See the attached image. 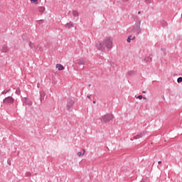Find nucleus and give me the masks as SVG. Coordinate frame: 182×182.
Listing matches in <instances>:
<instances>
[{
  "instance_id": "b1692460",
  "label": "nucleus",
  "mask_w": 182,
  "mask_h": 182,
  "mask_svg": "<svg viewBox=\"0 0 182 182\" xmlns=\"http://www.w3.org/2000/svg\"><path fill=\"white\" fill-rule=\"evenodd\" d=\"M181 82H182V77H178L177 82L178 83H181Z\"/></svg>"
},
{
  "instance_id": "6e6552de",
  "label": "nucleus",
  "mask_w": 182,
  "mask_h": 182,
  "mask_svg": "<svg viewBox=\"0 0 182 182\" xmlns=\"http://www.w3.org/2000/svg\"><path fill=\"white\" fill-rule=\"evenodd\" d=\"M145 134H146V133L141 132L139 134H137L136 136H134V139L135 140H137V139H141V137H143V136H144Z\"/></svg>"
},
{
  "instance_id": "c85d7f7f",
  "label": "nucleus",
  "mask_w": 182,
  "mask_h": 182,
  "mask_svg": "<svg viewBox=\"0 0 182 182\" xmlns=\"http://www.w3.org/2000/svg\"><path fill=\"white\" fill-rule=\"evenodd\" d=\"M40 86H41V84H40L39 82H38V83H37V87H38V89H39Z\"/></svg>"
},
{
  "instance_id": "20e7f679",
  "label": "nucleus",
  "mask_w": 182,
  "mask_h": 182,
  "mask_svg": "<svg viewBox=\"0 0 182 182\" xmlns=\"http://www.w3.org/2000/svg\"><path fill=\"white\" fill-rule=\"evenodd\" d=\"M95 46L98 50H101L102 52H105V50L106 49L105 41H98L96 43Z\"/></svg>"
},
{
  "instance_id": "5701e85b",
  "label": "nucleus",
  "mask_w": 182,
  "mask_h": 182,
  "mask_svg": "<svg viewBox=\"0 0 182 182\" xmlns=\"http://www.w3.org/2000/svg\"><path fill=\"white\" fill-rule=\"evenodd\" d=\"M86 152V151H85V149H83V153L82 154V152L79 151L77 152V156H79V157H80V156H82V154H85V153Z\"/></svg>"
},
{
  "instance_id": "f3484780",
  "label": "nucleus",
  "mask_w": 182,
  "mask_h": 182,
  "mask_svg": "<svg viewBox=\"0 0 182 182\" xmlns=\"http://www.w3.org/2000/svg\"><path fill=\"white\" fill-rule=\"evenodd\" d=\"M35 50L42 51V46H41V45L37 46L36 47V50Z\"/></svg>"
},
{
  "instance_id": "a211bd4d",
  "label": "nucleus",
  "mask_w": 182,
  "mask_h": 182,
  "mask_svg": "<svg viewBox=\"0 0 182 182\" xmlns=\"http://www.w3.org/2000/svg\"><path fill=\"white\" fill-rule=\"evenodd\" d=\"M86 61L85 60H81L78 63H77V65H85V63Z\"/></svg>"
},
{
  "instance_id": "9d476101",
  "label": "nucleus",
  "mask_w": 182,
  "mask_h": 182,
  "mask_svg": "<svg viewBox=\"0 0 182 182\" xmlns=\"http://www.w3.org/2000/svg\"><path fill=\"white\" fill-rule=\"evenodd\" d=\"M46 95V94L45 93V92H40V100H41V102H43V100H45V96Z\"/></svg>"
},
{
  "instance_id": "72a5a7b5",
  "label": "nucleus",
  "mask_w": 182,
  "mask_h": 182,
  "mask_svg": "<svg viewBox=\"0 0 182 182\" xmlns=\"http://www.w3.org/2000/svg\"><path fill=\"white\" fill-rule=\"evenodd\" d=\"M140 14H141V11H139V12H138V14L140 15Z\"/></svg>"
},
{
  "instance_id": "ddd939ff",
  "label": "nucleus",
  "mask_w": 182,
  "mask_h": 182,
  "mask_svg": "<svg viewBox=\"0 0 182 182\" xmlns=\"http://www.w3.org/2000/svg\"><path fill=\"white\" fill-rule=\"evenodd\" d=\"M65 27L68 28H73V23L72 22L67 23L65 24Z\"/></svg>"
},
{
  "instance_id": "7c9ffc66",
  "label": "nucleus",
  "mask_w": 182,
  "mask_h": 182,
  "mask_svg": "<svg viewBox=\"0 0 182 182\" xmlns=\"http://www.w3.org/2000/svg\"><path fill=\"white\" fill-rule=\"evenodd\" d=\"M90 97H91V95H87V97L88 99H90Z\"/></svg>"
},
{
  "instance_id": "473e14b6",
  "label": "nucleus",
  "mask_w": 182,
  "mask_h": 182,
  "mask_svg": "<svg viewBox=\"0 0 182 182\" xmlns=\"http://www.w3.org/2000/svg\"><path fill=\"white\" fill-rule=\"evenodd\" d=\"M94 105H95L96 104V101H93V102H92Z\"/></svg>"
},
{
  "instance_id": "0eeeda50",
  "label": "nucleus",
  "mask_w": 182,
  "mask_h": 182,
  "mask_svg": "<svg viewBox=\"0 0 182 182\" xmlns=\"http://www.w3.org/2000/svg\"><path fill=\"white\" fill-rule=\"evenodd\" d=\"M152 59H153V55H149V56L148 58H145L143 60V62H144L145 63H147L149 62H151Z\"/></svg>"
},
{
  "instance_id": "2f4dec72",
  "label": "nucleus",
  "mask_w": 182,
  "mask_h": 182,
  "mask_svg": "<svg viewBox=\"0 0 182 182\" xmlns=\"http://www.w3.org/2000/svg\"><path fill=\"white\" fill-rule=\"evenodd\" d=\"M158 164H161V161H158Z\"/></svg>"
},
{
  "instance_id": "f8f14e48",
  "label": "nucleus",
  "mask_w": 182,
  "mask_h": 182,
  "mask_svg": "<svg viewBox=\"0 0 182 182\" xmlns=\"http://www.w3.org/2000/svg\"><path fill=\"white\" fill-rule=\"evenodd\" d=\"M73 16H74V18H78L79 16V12H77V11H73Z\"/></svg>"
},
{
  "instance_id": "4c0bfd02",
  "label": "nucleus",
  "mask_w": 182,
  "mask_h": 182,
  "mask_svg": "<svg viewBox=\"0 0 182 182\" xmlns=\"http://www.w3.org/2000/svg\"><path fill=\"white\" fill-rule=\"evenodd\" d=\"M125 1H128V0H125Z\"/></svg>"
},
{
  "instance_id": "f03ea898",
  "label": "nucleus",
  "mask_w": 182,
  "mask_h": 182,
  "mask_svg": "<svg viewBox=\"0 0 182 182\" xmlns=\"http://www.w3.org/2000/svg\"><path fill=\"white\" fill-rule=\"evenodd\" d=\"M113 117H114L113 114H106L105 115L102 116L100 118V120H101L102 123H109L111 120H113Z\"/></svg>"
},
{
  "instance_id": "f257e3e1",
  "label": "nucleus",
  "mask_w": 182,
  "mask_h": 182,
  "mask_svg": "<svg viewBox=\"0 0 182 182\" xmlns=\"http://www.w3.org/2000/svg\"><path fill=\"white\" fill-rule=\"evenodd\" d=\"M141 21L136 20L134 26L130 27L127 29L128 33H131V35H136L139 36V35L141 34Z\"/></svg>"
},
{
  "instance_id": "cd10ccee",
  "label": "nucleus",
  "mask_w": 182,
  "mask_h": 182,
  "mask_svg": "<svg viewBox=\"0 0 182 182\" xmlns=\"http://www.w3.org/2000/svg\"><path fill=\"white\" fill-rule=\"evenodd\" d=\"M134 39H136V36L131 37V41H134Z\"/></svg>"
},
{
  "instance_id": "4be33fe9",
  "label": "nucleus",
  "mask_w": 182,
  "mask_h": 182,
  "mask_svg": "<svg viewBox=\"0 0 182 182\" xmlns=\"http://www.w3.org/2000/svg\"><path fill=\"white\" fill-rule=\"evenodd\" d=\"M127 42H128V43H130V42H132V36H128Z\"/></svg>"
},
{
  "instance_id": "412c9836",
  "label": "nucleus",
  "mask_w": 182,
  "mask_h": 182,
  "mask_svg": "<svg viewBox=\"0 0 182 182\" xmlns=\"http://www.w3.org/2000/svg\"><path fill=\"white\" fill-rule=\"evenodd\" d=\"M16 95H18V96H19L21 95V90L17 88L16 90Z\"/></svg>"
},
{
  "instance_id": "423d86ee",
  "label": "nucleus",
  "mask_w": 182,
  "mask_h": 182,
  "mask_svg": "<svg viewBox=\"0 0 182 182\" xmlns=\"http://www.w3.org/2000/svg\"><path fill=\"white\" fill-rule=\"evenodd\" d=\"M73 105H75V100H73L70 98L68 99V102H67V110H70V109H72V106H73Z\"/></svg>"
},
{
  "instance_id": "c9c22d12",
  "label": "nucleus",
  "mask_w": 182,
  "mask_h": 182,
  "mask_svg": "<svg viewBox=\"0 0 182 182\" xmlns=\"http://www.w3.org/2000/svg\"><path fill=\"white\" fill-rule=\"evenodd\" d=\"M90 86H91V85H89V87H90Z\"/></svg>"
},
{
  "instance_id": "dca6fc26",
  "label": "nucleus",
  "mask_w": 182,
  "mask_h": 182,
  "mask_svg": "<svg viewBox=\"0 0 182 182\" xmlns=\"http://www.w3.org/2000/svg\"><path fill=\"white\" fill-rule=\"evenodd\" d=\"M127 75H129V76H134V75H136V71H129Z\"/></svg>"
},
{
  "instance_id": "9b49d317",
  "label": "nucleus",
  "mask_w": 182,
  "mask_h": 182,
  "mask_svg": "<svg viewBox=\"0 0 182 182\" xmlns=\"http://www.w3.org/2000/svg\"><path fill=\"white\" fill-rule=\"evenodd\" d=\"M56 68L58 69V70H63V69H65V67H63V65L61 64H57Z\"/></svg>"
},
{
  "instance_id": "f704fd0d",
  "label": "nucleus",
  "mask_w": 182,
  "mask_h": 182,
  "mask_svg": "<svg viewBox=\"0 0 182 182\" xmlns=\"http://www.w3.org/2000/svg\"><path fill=\"white\" fill-rule=\"evenodd\" d=\"M142 93H146V91H142Z\"/></svg>"
},
{
  "instance_id": "a878e982",
  "label": "nucleus",
  "mask_w": 182,
  "mask_h": 182,
  "mask_svg": "<svg viewBox=\"0 0 182 182\" xmlns=\"http://www.w3.org/2000/svg\"><path fill=\"white\" fill-rule=\"evenodd\" d=\"M136 99H146V97H143V95H139L138 97H136Z\"/></svg>"
},
{
  "instance_id": "6ab92c4d",
  "label": "nucleus",
  "mask_w": 182,
  "mask_h": 182,
  "mask_svg": "<svg viewBox=\"0 0 182 182\" xmlns=\"http://www.w3.org/2000/svg\"><path fill=\"white\" fill-rule=\"evenodd\" d=\"M144 2L146 4V5H150V4L153 2V0H145Z\"/></svg>"
},
{
  "instance_id": "7ed1b4c3",
  "label": "nucleus",
  "mask_w": 182,
  "mask_h": 182,
  "mask_svg": "<svg viewBox=\"0 0 182 182\" xmlns=\"http://www.w3.org/2000/svg\"><path fill=\"white\" fill-rule=\"evenodd\" d=\"M104 44L107 49H112L113 48V41L110 38H107L104 40Z\"/></svg>"
},
{
  "instance_id": "bb28decb",
  "label": "nucleus",
  "mask_w": 182,
  "mask_h": 182,
  "mask_svg": "<svg viewBox=\"0 0 182 182\" xmlns=\"http://www.w3.org/2000/svg\"><path fill=\"white\" fill-rule=\"evenodd\" d=\"M7 164L9 166H11V159L7 160Z\"/></svg>"
},
{
  "instance_id": "e433bc0d",
  "label": "nucleus",
  "mask_w": 182,
  "mask_h": 182,
  "mask_svg": "<svg viewBox=\"0 0 182 182\" xmlns=\"http://www.w3.org/2000/svg\"><path fill=\"white\" fill-rule=\"evenodd\" d=\"M0 9H1V5H0Z\"/></svg>"
},
{
  "instance_id": "4468645a",
  "label": "nucleus",
  "mask_w": 182,
  "mask_h": 182,
  "mask_svg": "<svg viewBox=\"0 0 182 182\" xmlns=\"http://www.w3.org/2000/svg\"><path fill=\"white\" fill-rule=\"evenodd\" d=\"M29 46L31 48V49H33V50H35L36 47L35 46V44L32 42L29 43Z\"/></svg>"
},
{
  "instance_id": "39448f33",
  "label": "nucleus",
  "mask_w": 182,
  "mask_h": 182,
  "mask_svg": "<svg viewBox=\"0 0 182 182\" xmlns=\"http://www.w3.org/2000/svg\"><path fill=\"white\" fill-rule=\"evenodd\" d=\"M14 102H15V99H14V97H11V96L6 97L3 100V103L4 105H12Z\"/></svg>"
},
{
  "instance_id": "1a4fd4ad",
  "label": "nucleus",
  "mask_w": 182,
  "mask_h": 182,
  "mask_svg": "<svg viewBox=\"0 0 182 182\" xmlns=\"http://www.w3.org/2000/svg\"><path fill=\"white\" fill-rule=\"evenodd\" d=\"M8 50H9V48H8V46L4 45L1 48V52H3L4 53H6V52H8Z\"/></svg>"
},
{
  "instance_id": "aec40b11",
  "label": "nucleus",
  "mask_w": 182,
  "mask_h": 182,
  "mask_svg": "<svg viewBox=\"0 0 182 182\" xmlns=\"http://www.w3.org/2000/svg\"><path fill=\"white\" fill-rule=\"evenodd\" d=\"M9 92H11V89H9V90H6V91L4 90V91L1 92V95H6V93H9Z\"/></svg>"
},
{
  "instance_id": "2eb2a0df",
  "label": "nucleus",
  "mask_w": 182,
  "mask_h": 182,
  "mask_svg": "<svg viewBox=\"0 0 182 182\" xmlns=\"http://www.w3.org/2000/svg\"><path fill=\"white\" fill-rule=\"evenodd\" d=\"M45 6H40L38 8V11L41 13V14H43V12H45Z\"/></svg>"
},
{
  "instance_id": "c756f323",
  "label": "nucleus",
  "mask_w": 182,
  "mask_h": 182,
  "mask_svg": "<svg viewBox=\"0 0 182 182\" xmlns=\"http://www.w3.org/2000/svg\"><path fill=\"white\" fill-rule=\"evenodd\" d=\"M26 176H27L28 177H29V176H31V173L27 172V173H26Z\"/></svg>"
},
{
  "instance_id": "393cba45",
  "label": "nucleus",
  "mask_w": 182,
  "mask_h": 182,
  "mask_svg": "<svg viewBox=\"0 0 182 182\" xmlns=\"http://www.w3.org/2000/svg\"><path fill=\"white\" fill-rule=\"evenodd\" d=\"M31 2L32 4H36V5H38V0H31Z\"/></svg>"
}]
</instances>
